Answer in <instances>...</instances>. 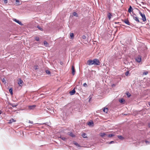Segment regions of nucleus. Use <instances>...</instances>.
Masks as SVG:
<instances>
[{
	"label": "nucleus",
	"mask_w": 150,
	"mask_h": 150,
	"mask_svg": "<svg viewBox=\"0 0 150 150\" xmlns=\"http://www.w3.org/2000/svg\"><path fill=\"white\" fill-rule=\"evenodd\" d=\"M87 64L89 65H99L100 64V62L99 60L97 59H94L93 60H89L87 62Z\"/></svg>",
	"instance_id": "1"
},
{
	"label": "nucleus",
	"mask_w": 150,
	"mask_h": 150,
	"mask_svg": "<svg viewBox=\"0 0 150 150\" xmlns=\"http://www.w3.org/2000/svg\"><path fill=\"white\" fill-rule=\"evenodd\" d=\"M139 14L142 18V19L144 22L146 21V18L145 15L144 13H142L140 11H139Z\"/></svg>",
	"instance_id": "2"
},
{
	"label": "nucleus",
	"mask_w": 150,
	"mask_h": 150,
	"mask_svg": "<svg viewBox=\"0 0 150 150\" xmlns=\"http://www.w3.org/2000/svg\"><path fill=\"white\" fill-rule=\"evenodd\" d=\"M132 16L133 17V19L136 21L137 22L139 23L140 22L139 21L138 19V17H137L136 14L135 13H134L133 15H132Z\"/></svg>",
	"instance_id": "3"
},
{
	"label": "nucleus",
	"mask_w": 150,
	"mask_h": 150,
	"mask_svg": "<svg viewBox=\"0 0 150 150\" xmlns=\"http://www.w3.org/2000/svg\"><path fill=\"white\" fill-rule=\"evenodd\" d=\"M13 21L15 22H16L17 23H18L19 24L21 25H23V24L20 21H19V20L16 19H15V18H14L13 19Z\"/></svg>",
	"instance_id": "4"
},
{
	"label": "nucleus",
	"mask_w": 150,
	"mask_h": 150,
	"mask_svg": "<svg viewBox=\"0 0 150 150\" xmlns=\"http://www.w3.org/2000/svg\"><path fill=\"white\" fill-rule=\"evenodd\" d=\"M136 60L138 62H140L142 61L141 57L140 56H139L136 58Z\"/></svg>",
	"instance_id": "5"
},
{
	"label": "nucleus",
	"mask_w": 150,
	"mask_h": 150,
	"mask_svg": "<svg viewBox=\"0 0 150 150\" xmlns=\"http://www.w3.org/2000/svg\"><path fill=\"white\" fill-rule=\"evenodd\" d=\"M122 21L124 22L126 24H127L128 25H130V24L128 20L125 19V20H122Z\"/></svg>",
	"instance_id": "6"
},
{
	"label": "nucleus",
	"mask_w": 150,
	"mask_h": 150,
	"mask_svg": "<svg viewBox=\"0 0 150 150\" xmlns=\"http://www.w3.org/2000/svg\"><path fill=\"white\" fill-rule=\"evenodd\" d=\"M72 74L73 75H74L75 74V69L74 67V65H72L71 67Z\"/></svg>",
	"instance_id": "7"
},
{
	"label": "nucleus",
	"mask_w": 150,
	"mask_h": 150,
	"mask_svg": "<svg viewBox=\"0 0 150 150\" xmlns=\"http://www.w3.org/2000/svg\"><path fill=\"white\" fill-rule=\"evenodd\" d=\"M36 105H33L28 106V108L30 110H33L35 108Z\"/></svg>",
	"instance_id": "8"
},
{
	"label": "nucleus",
	"mask_w": 150,
	"mask_h": 150,
	"mask_svg": "<svg viewBox=\"0 0 150 150\" xmlns=\"http://www.w3.org/2000/svg\"><path fill=\"white\" fill-rule=\"evenodd\" d=\"M76 92L75 88L71 91L69 92V93L71 95H73Z\"/></svg>",
	"instance_id": "9"
},
{
	"label": "nucleus",
	"mask_w": 150,
	"mask_h": 150,
	"mask_svg": "<svg viewBox=\"0 0 150 150\" xmlns=\"http://www.w3.org/2000/svg\"><path fill=\"white\" fill-rule=\"evenodd\" d=\"M112 16V14L111 13H108V17L109 20H110L111 19V17Z\"/></svg>",
	"instance_id": "10"
},
{
	"label": "nucleus",
	"mask_w": 150,
	"mask_h": 150,
	"mask_svg": "<svg viewBox=\"0 0 150 150\" xmlns=\"http://www.w3.org/2000/svg\"><path fill=\"white\" fill-rule=\"evenodd\" d=\"M23 83V81L21 79H19V80L18 82V84L19 85L21 86V85H22V83Z\"/></svg>",
	"instance_id": "11"
},
{
	"label": "nucleus",
	"mask_w": 150,
	"mask_h": 150,
	"mask_svg": "<svg viewBox=\"0 0 150 150\" xmlns=\"http://www.w3.org/2000/svg\"><path fill=\"white\" fill-rule=\"evenodd\" d=\"M117 137L118 138H119L120 139L123 140L124 139V137H123L121 135H117Z\"/></svg>",
	"instance_id": "12"
},
{
	"label": "nucleus",
	"mask_w": 150,
	"mask_h": 150,
	"mask_svg": "<svg viewBox=\"0 0 150 150\" xmlns=\"http://www.w3.org/2000/svg\"><path fill=\"white\" fill-rule=\"evenodd\" d=\"M133 10V9L131 6H130L129 9H128V12L131 13V12Z\"/></svg>",
	"instance_id": "13"
},
{
	"label": "nucleus",
	"mask_w": 150,
	"mask_h": 150,
	"mask_svg": "<svg viewBox=\"0 0 150 150\" xmlns=\"http://www.w3.org/2000/svg\"><path fill=\"white\" fill-rule=\"evenodd\" d=\"M44 44L45 46L46 47H47L48 46L49 44L45 41H44Z\"/></svg>",
	"instance_id": "14"
},
{
	"label": "nucleus",
	"mask_w": 150,
	"mask_h": 150,
	"mask_svg": "<svg viewBox=\"0 0 150 150\" xmlns=\"http://www.w3.org/2000/svg\"><path fill=\"white\" fill-rule=\"evenodd\" d=\"M10 105H11V106H12V107H16V106H17L18 105L17 104H16V105H14V104H13V103H10Z\"/></svg>",
	"instance_id": "15"
},
{
	"label": "nucleus",
	"mask_w": 150,
	"mask_h": 150,
	"mask_svg": "<svg viewBox=\"0 0 150 150\" xmlns=\"http://www.w3.org/2000/svg\"><path fill=\"white\" fill-rule=\"evenodd\" d=\"M103 110L104 112L107 113L108 111V109L107 108H105Z\"/></svg>",
	"instance_id": "16"
},
{
	"label": "nucleus",
	"mask_w": 150,
	"mask_h": 150,
	"mask_svg": "<svg viewBox=\"0 0 150 150\" xmlns=\"http://www.w3.org/2000/svg\"><path fill=\"white\" fill-rule=\"evenodd\" d=\"M70 36L71 37V39H73L74 37V34L73 33H70Z\"/></svg>",
	"instance_id": "17"
},
{
	"label": "nucleus",
	"mask_w": 150,
	"mask_h": 150,
	"mask_svg": "<svg viewBox=\"0 0 150 150\" xmlns=\"http://www.w3.org/2000/svg\"><path fill=\"white\" fill-rule=\"evenodd\" d=\"M69 136L72 137H75V135L72 132H70L69 134Z\"/></svg>",
	"instance_id": "18"
},
{
	"label": "nucleus",
	"mask_w": 150,
	"mask_h": 150,
	"mask_svg": "<svg viewBox=\"0 0 150 150\" xmlns=\"http://www.w3.org/2000/svg\"><path fill=\"white\" fill-rule=\"evenodd\" d=\"M86 134L85 133H83L82 134V136L84 138H87V137L86 136Z\"/></svg>",
	"instance_id": "19"
},
{
	"label": "nucleus",
	"mask_w": 150,
	"mask_h": 150,
	"mask_svg": "<svg viewBox=\"0 0 150 150\" xmlns=\"http://www.w3.org/2000/svg\"><path fill=\"white\" fill-rule=\"evenodd\" d=\"M100 135L102 137H103L105 136L106 135V134L105 133H101Z\"/></svg>",
	"instance_id": "20"
},
{
	"label": "nucleus",
	"mask_w": 150,
	"mask_h": 150,
	"mask_svg": "<svg viewBox=\"0 0 150 150\" xmlns=\"http://www.w3.org/2000/svg\"><path fill=\"white\" fill-rule=\"evenodd\" d=\"M73 15L74 16H76V17L78 16V14L76 12H73Z\"/></svg>",
	"instance_id": "21"
},
{
	"label": "nucleus",
	"mask_w": 150,
	"mask_h": 150,
	"mask_svg": "<svg viewBox=\"0 0 150 150\" xmlns=\"http://www.w3.org/2000/svg\"><path fill=\"white\" fill-rule=\"evenodd\" d=\"M16 4H17L18 5H20V1L19 0H16Z\"/></svg>",
	"instance_id": "22"
},
{
	"label": "nucleus",
	"mask_w": 150,
	"mask_h": 150,
	"mask_svg": "<svg viewBox=\"0 0 150 150\" xmlns=\"http://www.w3.org/2000/svg\"><path fill=\"white\" fill-rule=\"evenodd\" d=\"M146 143V145H149L150 144V142L147 140H145L144 141Z\"/></svg>",
	"instance_id": "23"
},
{
	"label": "nucleus",
	"mask_w": 150,
	"mask_h": 150,
	"mask_svg": "<svg viewBox=\"0 0 150 150\" xmlns=\"http://www.w3.org/2000/svg\"><path fill=\"white\" fill-rule=\"evenodd\" d=\"M9 91L11 95L13 94V89L12 88H10L9 90Z\"/></svg>",
	"instance_id": "24"
},
{
	"label": "nucleus",
	"mask_w": 150,
	"mask_h": 150,
	"mask_svg": "<svg viewBox=\"0 0 150 150\" xmlns=\"http://www.w3.org/2000/svg\"><path fill=\"white\" fill-rule=\"evenodd\" d=\"M93 122H89L88 124L89 126H91V125L93 124Z\"/></svg>",
	"instance_id": "25"
},
{
	"label": "nucleus",
	"mask_w": 150,
	"mask_h": 150,
	"mask_svg": "<svg viewBox=\"0 0 150 150\" xmlns=\"http://www.w3.org/2000/svg\"><path fill=\"white\" fill-rule=\"evenodd\" d=\"M34 68L35 70L38 69V65H35Z\"/></svg>",
	"instance_id": "26"
},
{
	"label": "nucleus",
	"mask_w": 150,
	"mask_h": 150,
	"mask_svg": "<svg viewBox=\"0 0 150 150\" xmlns=\"http://www.w3.org/2000/svg\"><path fill=\"white\" fill-rule=\"evenodd\" d=\"M35 39L37 41H39L40 40L39 38L38 37H36L35 38Z\"/></svg>",
	"instance_id": "27"
},
{
	"label": "nucleus",
	"mask_w": 150,
	"mask_h": 150,
	"mask_svg": "<svg viewBox=\"0 0 150 150\" xmlns=\"http://www.w3.org/2000/svg\"><path fill=\"white\" fill-rule=\"evenodd\" d=\"M45 71L46 73L48 74H50V72L48 70H46Z\"/></svg>",
	"instance_id": "28"
},
{
	"label": "nucleus",
	"mask_w": 150,
	"mask_h": 150,
	"mask_svg": "<svg viewBox=\"0 0 150 150\" xmlns=\"http://www.w3.org/2000/svg\"><path fill=\"white\" fill-rule=\"evenodd\" d=\"M15 120L14 119H11L10 120V123H12L13 122H15Z\"/></svg>",
	"instance_id": "29"
},
{
	"label": "nucleus",
	"mask_w": 150,
	"mask_h": 150,
	"mask_svg": "<svg viewBox=\"0 0 150 150\" xmlns=\"http://www.w3.org/2000/svg\"><path fill=\"white\" fill-rule=\"evenodd\" d=\"M119 101L120 103H122L125 101V100L123 99H120Z\"/></svg>",
	"instance_id": "30"
},
{
	"label": "nucleus",
	"mask_w": 150,
	"mask_h": 150,
	"mask_svg": "<svg viewBox=\"0 0 150 150\" xmlns=\"http://www.w3.org/2000/svg\"><path fill=\"white\" fill-rule=\"evenodd\" d=\"M60 138L64 141H65L66 139V138L64 137H62L61 136L60 137Z\"/></svg>",
	"instance_id": "31"
},
{
	"label": "nucleus",
	"mask_w": 150,
	"mask_h": 150,
	"mask_svg": "<svg viewBox=\"0 0 150 150\" xmlns=\"http://www.w3.org/2000/svg\"><path fill=\"white\" fill-rule=\"evenodd\" d=\"M114 136V135L113 134H109L108 136V137H113Z\"/></svg>",
	"instance_id": "32"
},
{
	"label": "nucleus",
	"mask_w": 150,
	"mask_h": 150,
	"mask_svg": "<svg viewBox=\"0 0 150 150\" xmlns=\"http://www.w3.org/2000/svg\"><path fill=\"white\" fill-rule=\"evenodd\" d=\"M74 144L76 145V146H79V144H78L77 143V142H75L74 143Z\"/></svg>",
	"instance_id": "33"
},
{
	"label": "nucleus",
	"mask_w": 150,
	"mask_h": 150,
	"mask_svg": "<svg viewBox=\"0 0 150 150\" xmlns=\"http://www.w3.org/2000/svg\"><path fill=\"white\" fill-rule=\"evenodd\" d=\"M129 73V72L128 71H127L125 73V75L126 76H127Z\"/></svg>",
	"instance_id": "34"
},
{
	"label": "nucleus",
	"mask_w": 150,
	"mask_h": 150,
	"mask_svg": "<svg viewBox=\"0 0 150 150\" xmlns=\"http://www.w3.org/2000/svg\"><path fill=\"white\" fill-rule=\"evenodd\" d=\"M83 86H84L85 87H87L88 86L87 83H83Z\"/></svg>",
	"instance_id": "35"
},
{
	"label": "nucleus",
	"mask_w": 150,
	"mask_h": 150,
	"mask_svg": "<svg viewBox=\"0 0 150 150\" xmlns=\"http://www.w3.org/2000/svg\"><path fill=\"white\" fill-rule=\"evenodd\" d=\"M2 81L4 83H6V81L4 78H3L2 80Z\"/></svg>",
	"instance_id": "36"
},
{
	"label": "nucleus",
	"mask_w": 150,
	"mask_h": 150,
	"mask_svg": "<svg viewBox=\"0 0 150 150\" xmlns=\"http://www.w3.org/2000/svg\"><path fill=\"white\" fill-rule=\"evenodd\" d=\"M82 38L83 39H85L86 38V36L85 35H83L82 36Z\"/></svg>",
	"instance_id": "37"
},
{
	"label": "nucleus",
	"mask_w": 150,
	"mask_h": 150,
	"mask_svg": "<svg viewBox=\"0 0 150 150\" xmlns=\"http://www.w3.org/2000/svg\"><path fill=\"white\" fill-rule=\"evenodd\" d=\"M37 28H39L41 30H42V29L39 26H37Z\"/></svg>",
	"instance_id": "38"
},
{
	"label": "nucleus",
	"mask_w": 150,
	"mask_h": 150,
	"mask_svg": "<svg viewBox=\"0 0 150 150\" xmlns=\"http://www.w3.org/2000/svg\"><path fill=\"white\" fill-rule=\"evenodd\" d=\"M28 122L30 123H31L32 124H33V122L30 120H29Z\"/></svg>",
	"instance_id": "39"
},
{
	"label": "nucleus",
	"mask_w": 150,
	"mask_h": 150,
	"mask_svg": "<svg viewBox=\"0 0 150 150\" xmlns=\"http://www.w3.org/2000/svg\"><path fill=\"white\" fill-rule=\"evenodd\" d=\"M147 74H148V72H144L143 73V74L145 75H147Z\"/></svg>",
	"instance_id": "40"
},
{
	"label": "nucleus",
	"mask_w": 150,
	"mask_h": 150,
	"mask_svg": "<svg viewBox=\"0 0 150 150\" xmlns=\"http://www.w3.org/2000/svg\"><path fill=\"white\" fill-rule=\"evenodd\" d=\"M114 143V141H112L109 143V144H112V143Z\"/></svg>",
	"instance_id": "41"
},
{
	"label": "nucleus",
	"mask_w": 150,
	"mask_h": 150,
	"mask_svg": "<svg viewBox=\"0 0 150 150\" xmlns=\"http://www.w3.org/2000/svg\"><path fill=\"white\" fill-rule=\"evenodd\" d=\"M127 96L128 97H129L130 96V94L128 95V94H127Z\"/></svg>",
	"instance_id": "42"
},
{
	"label": "nucleus",
	"mask_w": 150,
	"mask_h": 150,
	"mask_svg": "<svg viewBox=\"0 0 150 150\" xmlns=\"http://www.w3.org/2000/svg\"><path fill=\"white\" fill-rule=\"evenodd\" d=\"M115 86V84H112V86Z\"/></svg>",
	"instance_id": "43"
},
{
	"label": "nucleus",
	"mask_w": 150,
	"mask_h": 150,
	"mask_svg": "<svg viewBox=\"0 0 150 150\" xmlns=\"http://www.w3.org/2000/svg\"><path fill=\"white\" fill-rule=\"evenodd\" d=\"M148 126H149V127L150 128V123H149V124H148Z\"/></svg>",
	"instance_id": "44"
},
{
	"label": "nucleus",
	"mask_w": 150,
	"mask_h": 150,
	"mask_svg": "<svg viewBox=\"0 0 150 150\" xmlns=\"http://www.w3.org/2000/svg\"><path fill=\"white\" fill-rule=\"evenodd\" d=\"M4 0L6 1H7V0Z\"/></svg>",
	"instance_id": "45"
}]
</instances>
